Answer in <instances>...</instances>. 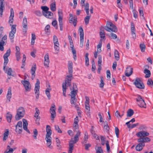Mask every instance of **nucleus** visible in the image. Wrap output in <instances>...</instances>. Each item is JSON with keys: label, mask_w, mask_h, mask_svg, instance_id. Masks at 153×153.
Wrapping results in <instances>:
<instances>
[{"label": "nucleus", "mask_w": 153, "mask_h": 153, "mask_svg": "<svg viewBox=\"0 0 153 153\" xmlns=\"http://www.w3.org/2000/svg\"><path fill=\"white\" fill-rule=\"evenodd\" d=\"M105 144L106 146L107 151L109 152L110 151V146H109V142L108 141H106Z\"/></svg>", "instance_id": "60"}, {"label": "nucleus", "mask_w": 153, "mask_h": 153, "mask_svg": "<svg viewBox=\"0 0 153 153\" xmlns=\"http://www.w3.org/2000/svg\"><path fill=\"white\" fill-rule=\"evenodd\" d=\"M58 21L59 22L60 29L61 31H62L63 30V15L62 11H61L58 12Z\"/></svg>", "instance_id": "9"}, {"label": "nucleus", "mask_w": 153, "mask_h": 153, "mask_svg": "<svg viewBox=\"0 0 153 153\" xmlns=\"http://www.w3.org/2000/svg\"><path fill=\"white\" fill-rule=\"evenodd\" d=\"M43 15L48 18L51 19L53 18V14L50 11L46 12V13H44Z\"/></svg>", "instance_id": "26"}, {"label": "nucleus", "mask_w": 153, "mask_h": 153, "mask_svg": "<svg viewBox=\"0 0 153 153\" xmlns=\"http://www.w3.org/2000/svg\"><path fill=\"white\" fill-rule=\"evenodd\" d=\"M151 139L148 137H145L140 138L137 139V141L139 143H144L150 141Z\"/></svg>", "instance_id": "17"}, {"label": "nucleus", "mask_w": 153, "mask_h": 153, "mask_svg": "<svg viewBox=\"0 0 153 153\" xmlns=\"http://www.w3.org/2000/svg\"><path fill=\"white\" fill-rule=\"evenodd\" d=\"M137 105L140 107L145 108H146V105L144 101V104L141 102H137Z\"/></svg>", "instance_id": "36"}, {"label": "nucleus", "mask_w": 153, "mask_h": 153, "mask_svg": "<svg viewBox=\"0 0 153 153\" xmlns=\"http://www.w3.org/2000/svg\"><path fill=\"white\" fill-rule=\"evenodd\" d=\"M133 110L131 109H129L127 111V117H131L134 114Z\"/></svg>", "instance_id": "32"}, {"label": "nucleus", "mask_w": 153, "mask_h": 153, "mask_svg": "<svg viewBox=\"0 0 153 153\" xmlns=\"http://www.w3.org/2000/svg\"><path fill=\"white\" fill-rule=\"evenodd\" d=\"M11 88L10 87L8 88L7 93L6 96L7 99L8 100L7 102H9L10 101V99L11 98Z\"/></svg>", "instance_id": "22"}, {"label": "nucleus", "mask_w": 153, "mask_h": 153, "mask_svg": "<svg viewBox=\"0 0 153 153\" xmlns=\"http://www.w3.org/2000/svg\"><path fill=\"white\" fill-rule=\"evenodd\" d=\"M79 30L80 33V47H82L83 45L84 36L83 30L82 27H80Z\"/></svg>", "instance_id": "8"}, {"label": "nucleus", "mask_w": 153, "mask_h": 153, "mask_svg": "<svg viewBox=\"0 0 153 153\" xmlns=\"http://www.w3.org/2000/svg\"><path fill=\"white\" fill-rule=\"evenodd\" d=\"M4 0H0V15L1 16H2L3 10L4 9Z\"/></svg>", "instance_id": "21"}, {"label": "nucleus", "mask_w": 153, "mask_h": 153, "mask_svg": "<svg viewBox=\"0 0 153 153\" xmlns=\"http://www.w3.org/2000/svg\"><path fill=\"white\" fill-rule=\"evenodd\" d=\"M144 73L146 74L145 76L146 78H149L150 76L151 72L149 70L145 69L144 70Z\"/></svg>", "instance_id": "30"}, {"label": "nucleus", "mask_w": 153, "mask_h": 153, "mask_svg": "<svg viewBox=\"0 0 153 153\" xmlns=\"http://www.w3.org/2000/svg\"><path fill=\"white\" fill-rule=\"evenodd\" d=\"M132 68L130 67H128L126 68L125 75L127 76H129L132 74Z\"/></svg>", "instance_id": "20"}, {"label": "nucleus", "mask_w": 153, "mask_h": 153, "mask_svg": "<svg viewBox=\"0 0 153 153\" xmlns=\"http://www.w3.org/2000/svg\"><path fill=\"white\" fill-rule=\"evenodd\" d=\"M147 84L148 86L151 87H152L153 85V81L151 79H149L147 82Z\"/></svg>", "instance_id": "47"}, {"label": "nucleus", "mask_w": 153, "mask_h": 153, "mask_svg": "<svg viewBox=\"0 0 153 153\" xmlns=\"http://www.w3.org/2000/svg\"><path fill=\"white\" fill-rule=\"evenodd\" d=\"M137 137L142 138L148 136L149 135V133L145 131H142L137 132L136 134Z\"/></svg>", "instance_id": "16"}, {"label": "nucleus", "mask_w": 153, "mask_h": 153, "mask_svg": "<svg viewBox=\"0 0 153 153\" xmlns=\"http://www.w3.org/2000/svg\"><path fill=\"white\" fill-rule=\"evenodd\" d=\"M21 83L23 84L26 91H30L31 89L29 82L26 80H22Z\"/></svg>", "instance_id": "11"}, {"label": "nucleus", "mask_w": 153, "mask_h": 153, "mask_svg": "<svg viewBox=\"0 0 153 153\" xmlns=\"http://www.w3.org/2000/svg\"><path fill=\"white\" fill-rule=\"evenodd\" d=\"M100 35L101 38V41H102V40H105V35L103 30H101L100 31Z\"/></svg>", "instance_id": "31"}, {"label": "nucleus", "mask_w": 153, "mask_h": 153, "mask_svg": "<svg viewBox=\"0 0 153 153\" xmlns=\"http://www.w3.org/2000/svg\"><path fill=\"white\" fill-rule=\"evenodd\" d=\"M131 32H135V31L134 25L133 22L131 23Z\"/></svg>", "instance_id": "58"}, {"label": "nucleus", "mask_w": 153, "mask_h": 153, "mask_svg": "<svg viewBox=\"0 0 153 153\" xmlns=\"http://www.w3.org/2000/svg\"><path fill=\"white\" fill-rule=\"evenodd\" d=\"M52 25L56 29H58V26L57 25V21L56 20H55L53 21L52 23Z\"/></svg>", "instance_id": "53"}, {"label": "nucleus", "mask_w": 153, "mask_h": 153, "mask_svg": "<svg viewBox=\"0 0 153 153\" xmlns=\"http://www.w3.org/2000/svg\"><path fill=\"white\" fill-rule=\"evenodd\" d=\"M50 27V25H47L45 27V30L46 33H49V29Z\"/></svg>", "instance_id": "59"}, {"label": "nucleus", "mask_w": 153, "mask_h": 153, "mask_svg": "<svg viewBox=\"0 0 153 153\" xmlns=\"http://www.w3.org/2000/svg\"><path fill=\"white\" fill-rule=\"evenodd\" d=\"M84 6L85 7L84 10L85 11L87 15H89V4L88 3H87L85 4H82V7Z\"/></svg>", "instance_id": "27"}, {"label": "nucleus", "mask_w": 153, "mask_h": 153, "mask_svg": "<svg viewBox=\"0 0 153 153\" xmlns=\"http://www.w3.org/2000/svg\"><path fill=\"white\" fill-rule=\"evenodd\" d=\"M76 101L77 99L75 97L74 98H71L70 100L71 104H73L74 105H75Z\"/></svg>", "instance_id": "52"}, {"label": "nucleus", "mask_w": 153, "mask_h": 153, "mask_svg": "<svg viewBox=\"0 0 153 153\" xmlns=\"http://www.w3.org/2000/svg\"><path fill=\"white\" fill-rule=\"evenodd\" d=\"M91 15L89 14V15L86 16L84 19V21L85 24L86 25L88 24L89 23V20L91 17Z\"/></svg>", "instance_id": "40"}, {"label": "nucleus", "mask_w": 153, "mask_h": 153, "mask_svg": "<svg viewBox=\"0 0 153 153\" xmlns=\"http://www.w3.org/2000/svg\"><path fill=\"white\" fill-rule=\"evenodd\" d=\"M50 9L53 11H55L56 10L55 2L51 3L50 5Z\"/></svg>", "instance_id": "42"}, {"label": "nucleus", "mask_w": 153, "mask_h": 153, "mask_svg": "<svg viewBox=\"0 0 153 153\" xmlns=\"http://www.w3.org/2000/svg\"><path fill=\"white\" fill-rule=\"evenodd\" d=\"M55 130L59 133H61L62 131L60 129L59 126L58 125H55Z\"/></svg>", "instance_id": "61"}, {"label": "nucleus", "mask_w": 153, "mask_h": 153, "mask_svg": "<svg viewBox=\"0 0 153 153\" xmlns=\"http://www.w3.org/2000/svg\"><path fill=\"white\" fill-rule=\"evenodd\" d=\"M115 133L116 134V136L117 138H119V130L118 128L117 127H115Z\"/></svg>", "instance_id": "56"}, {"label": "nucleus", "mask_w": 153, "mask_h": 153, "mask_svg": "<svg viewBox=\"0 0 153 153\" xmlns=\"http://www.w3.org/2000/svg\"><path fill=\"white\" fill-rule=\"evenodd\" d=\"M53 41L54 44L55 49L56 50L59 51V44L58 42V38L55 35L53 36Z\"/></svg>", "instance_id": "12"}, {"label": "nucleus", "mask_w": 153, "mask_h": 153, "mask_svg": "<svg viewBox=\"0 0 153 153\" xmlns=\"http://www.w3.org/2000/svg\"><path fill=\"white\" fill-rule=\"evenodd\" d=\"M55 105H53V106H52L50 108V113L51 114V119L52 121H53L54 118L56 117V113L55 111Z\"/></svg>", "instance_id": "15"}, {"label": "nucleus", "mask_w": 153, "mask_h": 153, "mask_svg": "<svg viewBox=\"0 0 153 153\" xmlns=\"http://www.w3.org/2000/svg\"><path fill=\"white\" fill-rule=\"evenodd\" d=\"M132 12L134 17L135 19H136L137 17V11H136V10H133Z\"/></svg>", "instance_id": "62"}, {"label": "nucleus", "mask_w": 153, "mask_h": 153, "mask_svg": "<svg viewBox=\"0 0 153 153\" xmlns=\"http://www.w3.org/2000/svg\"><path fill=\"white\" fill-rule=\"evenodd\" d=\"M114 55L116 60L118 61L120 58L119 53L118 51L115 50L114 52Z\"/></svg>", "instance_id": "34"}, {"label": "nucleus", "mask_w": 153, "mask_h": 153, "mask_svg": "<svg viewBox=\"0 0 153 153\" xmlns=\"http://www.w3.org/2000/svg\"><path fill=\"white\" fill-rule=\"evenodd\" d=\"M47 134L46 136L47 137H49L52 134V131L51 129L46 130Z\"/></svg>", "instance_id": "51"}, {"label": "nucleus", "mask_w": 153, "mask_h": 153, "mask_svg": "<svg viewBox=\"0 0 153 153\" xmlns=\"http://www.w3.org/2000/svg\"><path fill=\"white\" fill-rule=\"evenodd\" d=\"M16 149V148H14V149H13L12 148H10L9 150V151L6 152L5 151L4 152V153H13V151Z\"/></svg>", "instance_id": "64"}, {"label": "nucleus", "mask_w": 153, "mask_h": 153, "mask_svg": "<svg viewBox=\"0 0 153 153\" xmlns=\"http://www.w3.org/2000/svg\"><path fill=\"white\" fill-rule=\"evenodd\" d=\"M100 78V87L101 88H102L104 85V82L103 78L102 76H101Z\"/></svg>", "instance_id": "50"}, {"label": "nucleus", "mask_w": 153, "mask_h": 153, "mask_svg": "<svg viewBox=\"0 0 153 153\" xmlns=\"http://www.w3.org/2000/svg\"><path fill=\"white\" fill-rule=\"evenodd\" d=\"M88 53H86L85 56V65L87 66H88L89 65V58L88 57Z\"/></svg>", "instance_id": "38"}, {"label": "nucleus", "mask_w": 153, "mask_h": 153, "mask_svg": "<svg viewBox=\"0 0 153 153\" xmlns=\"http://www.w3.org/2000/svg\"><path fill=\"white\" fill-rule=\"evenodd\" d=\"M44 61L48 62H50L48 53H46L45 55V56L44 57Z\"/></svg>", "instance_id": "54"}, {"label": "nucleus", "mask_w": 153, "mask_h": 153, "mask_svg": "<svg viewBox=\"0 0 153 153\" xmlns=\"http://www.w3.org/2000/svg\"><path fill=\"white\" fill-rule=\"evenodd\" d=\"M14 16V12L13 8L10 9V15L9 17V22L12 23L13 22V18Z\"/></svg>", "instance_id": "25"}, {"label": "nucleus", "mask_w": 153, "mask_h": 153, "mask_svg": "<svg viewBox=\"0 0 153 153\" xmlns=\"http://www.w3.org/2000/svg\"><path fill=\"white\" fill-rule=\"evenodd\" d=\"M15 131L17 134H20L22 132V122L21 121H19L15 126Z\"/></svg>", "instance_id": "10"}, {"label": "nucleus", "mask_w": 153, "mask_h": 153, "mask_svg": "<svg viewBox=\"0 0 153 153\" xmlns=\"http://www.w3.org/2000/svg\"><path fill=\"white\" fill-rule=\"evenodd\" d=\"M33 137L35 139H37V136L38 134V132L37 130L36 129H34L33 130Z\"/></svg>", "instance_id": "45"}, {"label": "nucleus", "mask_w": 153, "mask_h": 153, "mask_svg": "<svg viewBox=\"0 0 153 153\" xmlns=\"http://www.w3.org/2000/svg\"><path fill=\"white\" fill-rule=\"evenodd\" d=\"M92 64L91 70L92 71L94 72L95 71L96 68V65L94 61L92 62Z\"/></svg>", "instance_id": "57"}, {"label": "nucleus", "mask_w": 153, "mask_h": 153, "mask_svg": "<svg viewBox=\"0 0 153 153\" xmlns=\"http://www.w3.org/2000/svg\"><path fill=\"white\" fill-rule=\"evenodd\" d=\"M5 43V42H0V50L1 51H3L4 50V45Z\"/></svg>", "instance_id": "48"}, {"label": "nucleus", "mask_w": 153, "mask_h": 153, "mask_svg": "<svg viewBox=\"0 0 153 153\" xmlns=\"http://www.w3.org/2000/svg\"><path fill=\"white\" fill-rule=\"evenodd\" d=\"M136 100L137 102H141L144 104V100L140 95H137Z\"/></svg>", "instance_id": "41"}, {"label": "nucleus", "mask_w": 153, "mask_h": 153, "mask_svg": "<svg viewBox=\"0 0 153 153\" xmlns=\"http://www.w3.org/2000/svg\"><path fill=\"white\" fill-rule=\"evenodd\" d=\"M102 46V42L99 43L98 45H97V49L98 52L99 53L101 51V47Z\"/></svg>", "instance_id": "55"}, {"label": "nucleus", "mask_w": 153, "mask_h": 153, "mask_svg": "<svg viewBox=\"0 0 153 153\" xmlns=\"http://www.w3.org/2000/svg\"><path fill=\"white\" fill-rule=\"evenodd\" d=\"M11 50L10 49H8L7 51L6 52L4 55L3 57L4 60V66L3 67L4 70H5V68L8 62V57L10 54Z\"/></svg>", "instance_id": "5"}, {"label": "nucleus", "mask_w": 153, "mask_h": 153, "mask_svg": "<svg viewBox=\"0 0 153 153\" xmlns=\"http://www.w3.org/2000/svg\"><path fill=\"white\" fill-rule=\"evenodd\" d=\"M84 135V138L83 143H87L88 139V134L87 132H85Z\"/></svg>", "instance_id": "44"}, {"label": "nucleus", "mask_w": 153, "mask_h": 153, "mask_svg": "<svg viewBox=\"0 0 153 153\" xmlns=\"http://www.w3.org/2000/svg\"><path fill=\"white\" fill-rule=\"evenodd\" d=\"M96 153H103L101 147H98L95 148Z\"/></svg>", "instance_id": "49"}, {"label": "nucleus", "mask_w": 153, "mask_h": 153, "mask_svg": "<svg viewBox=\"0 0 153 153\" xmlns=\"http://www.w3.org/2000/svg\"><path fill=\"white\" fill-rule=\"evenodd\" d=\"M72 78V74H70V75H67L66 80H65V82L63 83L62 85V94L63 95L66 97V84L68 86H70L71 85V81Z\"/></svg>", "instance_id": "1"}, {"label": "nucleus", "mask_w": 153, "mask_h": 153, "mask_svg": "<svg viewBox=\"0 0 153 153\" xmlns=\"http://www.w3.org/2000/svg\"><path fill=\"white\" fill-rule=\"evenodd\" d=\"M140 48L142 52H143L145 51L146 49V46L144 44H141L140 45Z\"/></svg>", "instance_id": "43"}, {"label": "nucleus", "mask_w": 153, "mask_h": 153, "mask_svg": "<svg viewBox=\"0 0 153 153\" xmlns=\"http://www.w3.org/2000/svg\"><path fill=\"white\" fill-rule=\"evenodd\" d=\"M73 63L70 61H69L68 63V72L70 74H71L73 73Z\"/></svg>", "instance_id": "23"}, {"label": "nucleus", "mask_w": 153, "mask_h": 153, "mask_svg": "<svg viewBox=\"0 0 153 153\" xmlns=\"http://www.w3.org/2000/svg\"><path fill=\"white\" fill-rule=\"evenodd\" d=\"M106 25V27L105 28V30L106 31L109 32H116L117 31V30L116 26L112 22H107Z\"/></svg>", "instance_id": "2"}, {"label": "nucleus", "mask_w": 153, "mask_h": 153, "mask_svg": "<svg viewBox=\"0 0 153 153\" xmlns=\"http://www.w3.org/2000/svg\"><path fill=\"white\" fill-rule=\"evenodd\" d=\"M35 110L36 112L35 113L34 116L36 119L40 120V117L39 116L40 114L39 110L37 108H36Z\"/></svg>", "instance_id": "28"}, {"label": "nucleus", "mask_w": 153, "mask_h": 153, "mask_svg": "<svg viewBox=\"0 0 153 153\" xmlns=\"http://www.w3.org/2000/svg\"><path fill=\"white\" fill-rule=\"evenodd\" d=\"M134 83L137 88L141 89H143L144 88L143 83L139 78H136L134 82Z\"/></svg>", "instance_id": "6"}, {"label": "nucleus", "mask_w": 153, "mask_h": 153, "mask_svg": "<svg viewBox=\"0 0 153 153\" xmlns=\"http://www.w3.org/2000/svg\"><path fill=\"white\" fill-rule=\"evenodd\" d=\"M77 91V89H74L71 92V98H74L76 96L77 94L76 91Z\"/></svg>", "instance_id": "35"}, {"label": "nucleus", "mask_w": 153, "mask_h": 153, "mask_svg": "<svg viewBox=\"0 0 153 153\" xmlns=\"http://www.w3.org/2000/svg\"><path fill=\"white\" fill-rule=\"evenodd\" d=\"M8 135L9 131L7 130V131L5 132L4 134V137L3 138V141H5L8 138Z\"/></svg>", "instance_id": "39"}, {"label": "nucleus", "mask_w": 153, "mask_h": 153, "mask_svg": "<svg viewBox=\"0 0 153 153\" xmlns=\"http://www.w3.org/2000/svg\"><path fill=\"white\" fill-rule=\"evenodd\" d=\"M74 145L72 144H69V149L68 151V153H72V151L74 149Z\"/></svg>", "instance_id": "46"}, {"label": "nucleus", "mask_w": 153, "mask_h": 153, "mask_svg": "<svg viewBox=\"0 0 153 153\" xmlns=\"http://www.w3.org/2000/svg\"><path fill=\"white\" fill-rule=\"evenodd\" d=\"M34 66L31 68L30 72L32 74L31 78L33 79L35 76V71L36 69V65L35 64H34Z\"/></svg>", "instance_id": "19"}, {"label": "nucleus", "mask_w": 153, "mask_h": 153, "mask_svg": "<svg viewBox=\"0 0 153 153\" xmlns=\"http://www.w3.org/2000/svg\"><path fill=\"white\" fill-rule=\"evenodd\" d=\"M25 114V110L23 107L19 108L17 111V114L15 116V119L16 120H18L23 117Z\"/></svg>", "instance_id": "3"}, {"label": "nucleus", "mask_w": 153, "mask_h": 153, "mask_svg": "<svg viewBox=\"0 0 153 153\" xmlns=\"http://www.w3.org/2000/svg\"><path fill=\"white\" fill-rule=\"evenodd\" d=\"M102 62V57L101 56H99L98 57V66H101V63Z\"/></svg>", "instance_id": "63"}, {"label": "nucleus", "mask_w": 153, "mask_h": 153, "mask_svg": "<svg viewBox=\"0 0 153 153\" xmlns=\"http://www.w3.org/2000/svg\"><path fill=\"white\" fill-rule=\"evenodd\" d=\"M12 115L11 114H10L9 112L7 113L6 115V118L7 122L9 123H10L11 122Z\"/></svg>", "instance_id": "33"}, {"label": "nucleus", "mask_w": 153, "mask_h": 153, "mask_svg": "<svg viewBox=\"0 0 153 153\" xmlns=\"http://www.w3.org/2000/svg\"><path fill=\"white\" fill-rule=\"evenodd\" d=\"M81 135V132L80 131H78L76 134L74 136V139L72 138L69 141V144H72L73 145H74V144L76 143L79 140V137Z\"/></svg>", "instance_id": "7"}, {"label": "nucleus", "mask_w": 153, "mask_h": 153, "mask_svg": "<svg viewBox=\"0 0 153 153\" xmlns=\"http://www.w3.org/2000/svg\"><path fill=\"white\" fill-rule=\"evenodd\" d=\"M69 18V22L70 23H73L74 26L75 27L76 26L77 22V17L76 16H73L72 14H70Z\"/></svg>", "instance_id": "14"}, {"label": "nucleus", "mask_w": 153, "mask_h": 153, "mask_svg": "<svg viewBox=\"0 0 153 153\" xmlns=\"http://www.w3.org/2000/svg\"><path fill=\"white\" fill-rule=\"evenodd\" d=\"M16 25H12L11 27V31L9 33V37L10 39L12 40V42H13V39L14 37V34L16 32Z\"/></svg>", "instance_id": "4"}, {"label": "nucleus", "mask_w": 153, "mask_h": 153, "mask_svg": "<svg viewBox=\"0 0 153 153\" xmlns=\"http://www.w3.org/2000/svg\"><path fill=\"white\" fill-rule=\"evenodd\" d=\"M145 145V144L144 143H140L138 144L136 147L135 149L137 151H140L141 150L143 149V146H144Z\"/></svg>", "instance_id": "24"}, {"label": "nucleus", "mask_w": 153, "mask_h": 153, "mask_svg": "<svg viewBox=\"0 0 153 153\" xmlns=\"http://www.w3.org/2000/svg\"><path fill=\"white\" fill-rule=\"evenodd\" d=\"M41 8L42 10V13L43 14L44 13H46V12H47L48 11V10L49 9V8L47 6H42L41 7Z\"/></svg>", "instance_id": "37"}, {"label": "nucleus", "mask_w": 153, "mask_h": 153, "mask_svg": "<svg viewBox=\"0 0 153 153\" xmlns=\"http://www.w3.org/2000/svg\"><path fill=\"white\" fill-rule=\"evenodd\" d=\"M49 87H50V86H49ZM51 90V89L50 88H47L45 91V92L47 96L48 97V100H50L51 99V94L50 93V91Z\"/></svg>", "instance_id": "29"}, {"label": "nucleus", "mask_w": 153, "mask_h": 153, "mask_svg": "<svg viewBox=\"0 0 153 153\" xmlns=\"http://www.w3.org/2000/svg\"><path fill=\"white\" fill-rule=\"evenodd\" d=\"M40 83V81L38 79H36V82L35 84V87L34 89V91L35 93H39V84Z\"/></svg>", "instance_id": "18"}, {"label": "nucleus", "mask_w": 153, "mask_h": 153, "mask_svg": "<svg viewBox=\"0 0 153 153\" xmlns=\"http://www.w3.org/2000/svg\"><path fill=\"white\" fill-rule=\"evenodd\" d=\"M22 31L23 32L26 33L27 30V20L26 16H25L23 19L22 23Z\"/></svg>", "instance_id": "13"}]
</instances>
